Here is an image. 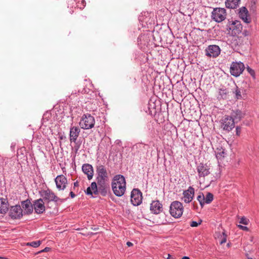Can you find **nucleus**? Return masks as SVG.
Wrapping results in <instances>:
<instances>
[{
	"instance_id": "nucleus-42",
	"label": "nucleus",
	"mask_w": 259,
	"mask_h": 259,
	"mask_svg": "<svg viewBox=\"0 0 259 259\" xmlns=\"http://www.w3.org/2000/svg\"><path fill=\"white\" fill-rule=\"evenodd\" d=\"M115 144L117 145H119V146H121L122 142L120 140H116L115 141Z\"/></svg>"
},
{
	"instance_id": "nucleus-35",
	"label": "nucleus",
	"mask_w": 259,
	"mask_h": 259,
	"mask_svg": "<svg viewBox=\"0 0 259 259\" xmlns=\"http://www.w3.org/2000/svg\"><path fill=\"white\" fill-rule=\"evenodd\" d=\"M227 236V234L225 233V231H224L222 233V235H221V237L220 243L221 244H222L226 242Z\"/></svg>"
},
{
	"instance_id": "nucleus-30",
	"label": "nucleus",
	"mask_w": 259,
	"mask_h": 259,
	"mask_svg": "<svg viewBox=\"0 0 259 259\" xmlns=\"http://www.w3.org/2000/svg\"><path fill=\"white\" fill-rule=\"evenodd\" d=\"M85 1L84 0H76V7L80 9H83L85 6Z\"/></svg>"
},
{
	"instance_id": "nucleus-19",
	"label": "nucleus",
	"mask_w": 259,
	"mask_h": 259,
	"mask_svg": "<svg viewBox=\"0 0 259 259\" xmlns=\"http://www.w3.org/2000/svg\"><path fill=\"white\" fill-rule=\"evenodd\" d=\"M23 209L24 214H30L33 212V203L29 199L21 202V208Z\"/></svg>"
},
{
	"instance_id": "nucleus-33",
	"label": "nucleus",
	"mask_w": 259,
	"mask_h": 259,
	"mask_svg": "<svg viewBox=\"0 0 259 259\" xmlns=\"http://www.w3.org/2000/svg\"><path fill=\"white\" fill-rule=\"evenodd\" d=\"M250 11L253 12L255 11L256 9V3L254 0H251L250 2Z\"/></svg>"
},
{
	"instance_id": "nucleus-12",
	"label": "nucleus",
	"mask_w": 259,
	"mask_h": 259,
	"mask_svg": "<svg viewBox=\"0 0 259 259\" xmlns=\"http://www.w3.org/2000/svg\"><path fill=\"white\" fill-rule=\"evenodd\" d=\"M205 52L206 56L215 58L220 55L221 49L217 45H209L205 49Z\"/></svg>"
},
{
	"instance_id": "nucleus-1",
	"label": "nucleus",
	"mask_w": 259,
	"mask_h": 259,
	"mask_svg": "<svg viewBox=\"0 0 259 259\" xmlns=\"http://www.w3.org/2000/svg\"><path fill=\"white\" fill-rule=\"evenodd\" d=\"M96 172V180L99 186L100 193L102 196H105L107 195L109 188L107 171L103 165L100 164L97 166Z\"/></svg>"
},
{
	"instance_id": "nucleus-27",
	"label": "nucleus",
	"mask_w": 259,
	"mask_h": 259,
	"mask_svg": "<svg viewBox=\"0 0 259 259\" xmlns=\"http://www.w3.org/2000/svg\"><path fill=\"white\" fill-rule=\"evenodd\" d=\"M216 153V157L218 159H221L226 156L227 153L225 149L223 148H217Z\"/></svg>"
},
{
	"instance_id": "nucleus-23",
	"label": "nucleus",
	"mask_w": 259,
	"mask_h": 259,
	"mask_svg": "<svg viewBox=\"0 0 259 259\" xmlns=\"http://www.w3.org/2000/svg\"><path fill=\"white\" fill-rule=\"evenodd\" d=\"M230 117L234 120L235 123L240 121L243 117L244 114L239 109L232 110Z\"/></svg>"
},
{
	"instance_id": "nucleus-32",
	"label": "nucleus",
	"mask_w": 259,
	"mask_h": 259,
	"mask_svg": "<svg viewBox=\"0 0 259 259\" xmlns=\"http://www.w3.org/2000/svg\"><path fill=\"white\" fill-rule=\"evenodd\" d=\"M41 242L40 241H32L27 243V246H30L36 248L40 245Z\"/></svg>"
},
{
	"instance_id": "nucleus-31",
	"label": "nucleus",
	"mask_w": 259,
	"mask_h": 259,
	"mask_svg": "<svg viewBox=\"0 0 259 259\" xmlns=\"http://www.w3.org/2000/svg\"><path fill=\"white\" fill-rule=\"evenodd\" d=\"M197 199L199 201L201 207H203V205L205 204V203H204L205 198H204V195H203V194L202 193L201 194L199 195L197 197Z\"/></svg>"
},
{
	"instance_id": "nucleus-2",
	"label": "nucleus",
	"mask_w": 259,
	"mask_h": 259,
	"mask_svg": "<svg viewBox=\"0 0 259 259\" xmlns=\"http://www.w3.org/2000/svg\"><path fill=\"white\" fill-rule=\"evenodd\" d=\"M112 189L114 194L118 197L123 196L126 190L125 178L121 175H115L111 182Z\"/></svg>"
},
{
	"instance_id": "nucleus-46",
	"label": "nucleus",
	"mask_w": 259,
	"mask_h": 259,
	"mask_svg": "<svg viewBox=\"0 0 259 259\" xmlns=\"http://www.w3.org/2000/svg\"><path fill=\"white\" fill-rule=\"evenodd\" d=\"M50 249L49 247H46L44 250H41V252L48 251Z\"/></svg>"
},
{
	"instance_id": "nucleus-3",
	"label": "nucleus",
	"mask_w": 259,
	"mask_h": 259,
	"mask_svg": "<svg viewBox=\"0 0 259 259\" xmlns=\"http://www.w3.org/2000/svg\"><path fill=\"white\" fill-rule=\"evenodd\" d=\"M40 199L45 202L47 207H49V205L51 202L58 203V202H62V200L58 197L55 193L50 189L42 190L39 191Z\"/></svg>"
},
{
	"instance_id": "nucleus-10",
	"label": "nucleus",
	"mask_w": 259,
	"mask_h": 259,
	"mask_svg": "<svg viewBox=\"0 0 259 259\" xmlns=\"http://www.w3.org/2000/svg\"><path fill=\"white\" fill-rule=\"evenodd\" d=\"M9 216L13 219H20L23 216V209L19 205H16L10 207Z\"/></svg>"
},
{
	"instance_id": "nucleus-7",
	"label": "nucleus",
	"mask_w": 259,
	"mask_h": 259,
	"mask_svg": "<svg viewBox=\"0 0 259 259\" xmlns=\"http://www.w3.org/2000/svg\"><path fill=\"white\" fill-rule=\"evenodd\" d=\"M221 126L224 131L230 132L235 126V122L229 115H226L220 120Z\"/></svg>"
},
{
	"instance_id": "nucleus-49",
	"label": "nucleus",
	"mask_w": 259,
	"mask_h": 259,
	"mask_svg": "<svg viewBox=\"0 0 259 259\" xmlns=\"http://www.w3.org/2000/svg\"><path fill=\"white\" fill-rule=\"evenodd\" d=\"M247 259H253V258H250V257H248V258H247Z\"/></svg>"
},
{
	"instance_id": "nucleus-17",
	"label": "nucleus",
	"mask_w": 259,
	"mask_h": 259,
	"mask_svg": "<svg viewBox=\"0 0 259 259\" xmlns=\"http://www.w3.org/2000/svg\"><path fill=\"white\" fill-rule=\"evenodd\" d=\"M97 184H98L95 182H92L91 186L88 187L86 191H85V194L88 195H91L92 197H95L93 196V194L95 196L98 195L100 191L99 187L98 188L97 187Z\"/></svg>"
},
{
	"instance_id": "nucleus-34",
	"label": "nucleus",
	"mask_w": 259,
	"mask_h": 259,
	"mask_svg": "<svg viewBox=\"0 0 259 259\" xmlns=\"http://www.w3.org/2000/svg\"><path fill=\"white\" fill-rule=\"evenodd\" d=\"M246 70L247 72L250 74V75L252 77L253 79H254L255 78V72L254 70L251 69L248 66L246 67Z\"/></svg>"
},
{
	"instance_id": "nucleus-43",
	"label": "nucleus",
	"mask_w": 259,
	"mask_h": 259,
	"mask_svg": "<svg viewBox=\"0 0 259 259\" xmlns=\"http://www.w3.org/2000/svg\"><path fill=\"white\" fill-rule=\"evenodd\" d=\"M70 195L72 198H73L75 197V194L72 191L70 192Z\"/></svg>"
},
{
	"instance_id": "nucleus-5",
	"label": "nucleus",
	"mask_w": 259,
	"mask_h": 259,
	"mask_svg": "<svg viewBox=\"0 0 259 259\" xmlns=\"http://www.w3.org/2000/svg\"><path fill=\"white\" fill-rule=\"evenodd\" d=\"M184 207L181 202L178 201H173L169 207L171 215L175 218H180L183 212Z\"/></svg>"
},
{
	"instance_id": "nucleus-29",
	"label": "nucleus",
	"mask_w": 259,
	"mask_h": 259,
	"mask_svg": "<svg viewBox=\"0 0 259 259\" xmlns=\"http://www.w3.org/2000/svg\"><path fill=\"white\" fill-rule=\"evenodd\" d=\"M205 204L210 203L213 199V195L210 193H207L205 196H204Z\"/></svg>"
},
{
	"instance_id": "nucleus-44",
	"label": "nucleus",
	"mask_w": 259,
	"mask_h": 259,
	"mask_svg": "<svg viewBox=\"0 0 259 259\" xmlns=\"http://www.w3.org/2000/svg\"><path fill=\"white\" fill-rule=\"evenodd\" d=\"M126 245H127L128 247H130V246H133V244L132 242L128 241V242H126Z\"/></svg>"
},
{
	"instance_id": "nucleus-48",
	"label": "nucleus",
	"mask_w": 259,
	"mask_h": 259,
	"mask_svg": "<svg viewBox=\"0 0 259 259\" xmlns=\"http://www.w3.org/2000/svg\"><path fill=\"white\" fill-rule=\"evenodd\" d=\"M169 256H170V255H169V254H168V257H167V258H168V259H169Z\"/></svg>"
},
{
	"instance_id": "nucleus-37",
	"label": "nucleus",
	"mask_w": 259,
	"mask_h": 259,
	"mask_svg": "<svg viewBox=\"0 0 259 259\" xmlns=\"http://www.w3.org/2000/svg\"><path fill=\"white\" fill-rule=\"evenodd\" d=\"M249 220L245 217H242L239 221L240 224H242L245 225H247L248 224Z\"/></svg>"
},
{
	"instance_id": "nucleus-6",
	"label": "nucleus",
	"mask_w": 259,
	"mask_h": 259,
	"mask_svg": "<svg viewBox=\"0 0 259 259\" xmlns=\"http://www.w3.org/2000/svg\"><path fill=\"white\" fill-rule=\"evenodd\" d=\"M227 12L225 8H215L211 14L212 20L217 23H220L225 20L226 18Z\"/></svg>"
},
{
	"instance_id": "nucleus-40",
	"label": "nucleus",
	"mask_w": 259,
	"mask_h": 259,
	"mask_svg": "<svg viewBox=\"0 0 259 259\" xmlns=\"http://www.w3.org/2000/svg\"><path fill=\"white\" fill-rule=\"evenodd\" d=\"M241 133V127L239 126H237L236 127V134L237 136H240Z\"/></svg>"
},
{
	"instance_id": "nucleus-38",
	"label": "nucleus",
	"mask_w": 259,
	"mask_h": 259,
	"mask_svg": "<svg viewBox=\"0 0 259 259\" xmlns=\"http://www.w3.org/2000/svg\"><path fill=\"white\" fill-rule=\"evenodd\" d=\"M219 94L220 96H221V97L222 98H224L225 97L224 96H226L227 94V92H226V90L220 89Z\"/></svg>"
},
{
	"instance_id": "nucleus-15",
	"label": "nucleus",
	"mask_w": 259,
	"mask_h": 259,
	"mask_svg": "<svg viewBox=\"0 0 259 259\" xmlns=\"http://www.w3.org/2000/svg\"><path fill=\"white\" fill-rule=\"evenodd\" d=\"M80 132V128L77 126H71L70 128L69 141L70 143H76Z\"/></svg>"
},
{
	"instance_id": "nucleus-28",
	"label": "nucleus",
	"mask_w": 259,
	"mask_h": 259,
	"mask_svg": "<svg viewBox=\"0 0 259 259\" xmlns=\"http://www.w3.org/2000/svg\"><path fill=\"white\" fill-rule=\"evenodd\" d=\"M244 90L242 89H240L238 87H236L234 93L235 94V98L240 100L243 99V97L242 96V94L243 93Z\"/></svg>"
},
{
	"instance_id": "nucleus-22",
	"label": "nucleus",
	"mask_w": 259,
	"mask_h": 259,
	"mask_svg": "<svg viewBox=\"0 0 259 259\" xmlns=\"http://www.w3.org/2000/svg\"><path fill=\"white\" fill-rule=\"evenodd\" d=\"M82 170L83 173L87 175L88 180H91L94 175V169L92 165L90 164H84L82 166Z\"/></svg>"
},
{
	"instance_id": "nucleus-4",
	"label": "nucleus",
	"mask_w": 259,
	"mask_h": 259,
	"mask_svg": "<svg viewBox=\"0 0 259 259\" xmlns=\"http://www.w3.org/2000/svg\"><path fill=\"white\" fill-rule=\"evenodd\" d=\"M95 123L94 117L88 113L83 115L79 123L80 127L84 130H89L93 128Z\"/></svg>"
},
{
	"instance_id": "nucleus-14",
	"label": "nucleus",
	"mask_w": 259,
	"mask_h": 259,
	"mask_svg": "<svg viewBox=\"0 0 259 259\" xmlns=\"http://www.w3.org/2000/svg\"><path fill=\"white\" fill-rule=\"evenodd\" d=\"M229 29L232 30V35H237L241 32L242 26L239 21L235 20L232 21Z\"/></svg>"
},
{
	"instance_id": "nucleus-36",
	"label": "nucleus",
	"mask_w": 259,
	"mask_h": 259,
	"mask_svg": "<svg viewBox=\"0 0 259 259\" xmlns=\"http://www.w3.org/2000/svg\"><path fill=\"white\" fill-rule=\"evenodd\" d=\"M202 220H200L198 222L193 221L190 222V225L192 227H196L202 223Z\"/></svg>"
},
{
	"instance_id": "nucleus-18",
	"label": "nucleus",
	"mask_w": 259,
	"mask_h": 259,
	"mask_svg": "<svg viewBox=\"0 0 259 259\" xmlns=\"http://www.w3.org/2000/svg\"><path fill=\"white\" fill-rule=\"evenodd\" d=\"M197 171L199 177H204L210 173L209 166L203 163H200L197 166Z\"/></svg>"
},
{
	"instance_id": "nucleus-20",
	"label": "nucleus",
	"mask_w": 259,
	"mask_h": 259,
	"mask_svg": "<svg viewBox=\"0 0 259 259\" xmlns=\"http://www.w3.org/2000/svg\"><path fill=\"white\" fill-rule=\"evenodd\" d=\"M194 195V189L190 186L188 189L183 192V200L185 203H190L193 199Z\"/></svg>"
},
{
	"instance_id": "nucleus-39",
	"label": "nucleus",
	"mask_w": 259,
	"mask_h": 259,
	"mask_svg": "<svg viewBox=\"0 0 259 259\" xmlns=\"http://www.w3.org/2000/svg\"><path fill=\"white\" fill-rule=\"evenodd\" d=\"M237 227L242 230H244V231H247L248 230V228L246 226H242L241 225H237Z\"/></svg>"
},
{
	"instance_id": "nucleus-24",
	"label": "nucleus",
	"mask_w": 259,
	"mask_h": 259,
	"mask_svg": "<svg viewBox=\"0 0 259 259\" xmlns=\"http://www.w3.org/2000/svg\"><path fill=\"white\" fill-rule=\"evenodd\" d=\"M8 201L6 199L0 198V213L5 214L8 210Z\"/></svg>"
},
{
	"instance_id": "nucleus-47",
	"label": "nucleus",
	"mask_w": 259,
	"mask_h": 259,
	"mask_svg": "<svg viewBox=\"0 0 259 259\" xmlns=\"http://www.w3.org/2000/svg\"><path fill=\"white\" fill-rule=\"evenodd\" d=\"M182 259H190V258L188 256H185L183 257Z\"/></svg>"
},
{
	"instance_id": "nucleus-21",
	"label": "nucleus",
	"mask_w": 259,
	"mask_h": 259,
	"mask_svg": "<svg viewBox=\"0 0 259 259\" xmlns=\"http://www.w3.org/2000/svg\"><path fill=\"white\" fill-rule=\"evenodd\" d=\"M150 210L154 214H159L162 211V204L158 200H154L150 204Z\"/></svg>"
},
{
	"instance_id": "nucleus-11",
	"label": "nucleus",
	"mask_w": 259,
	"mask_h": 259,
	"mask_svg": "<svg viewBox=\"0 0 259 259\" xmlns=\"http://www.w3.org/2000/svg\"><path fill=\"white\" fill-rule=\"evenodd\" d=\"M38 214H42L46 210L45 203L40 198L33 201V210Z\"/></svg>"
},
{
	"instance_id": "nucleus-16",
	"label": "nucleus",
	"mask_w": 259,
	"mask_h": 259,
	"mask_svg": "<svg viewBox=\"0 0 259 259\" xmlns=\"http://www.w3.org/2000/svg\"><path fill=\"white\" fill-rule=\"evenodd\" d=\"M238 14L240 19L245 23H249L250 22V19L249 17L248 11L246 7H242L238 9Z\"/></svg>"
},
{
	"instance_id": "nucleus-8",
	"label": "nucleus",
	"mask_w": 259,
	"mask_h": 259,
	"mask_svg": "<svg viewBox=\"0 0 259 259\" xmlns=\"http://www.w3.org/2000/svg\"><path fill=\"white\" fill-rule=\"evenodd\" d=\"M245 69L244 65L241 62H233L231 65L230 72L232 75L238 77Z\"/></svg>"
},
{
	"instance_id": "nucleus-25",
	"label": "nucleus",
	"mask_w": 259,
	"mask_h": 259,
	"mask_svg": "<svg viewBox=\"0 0 259 259\" xmlns=\"http://www.w3.org/2000/svg\"><path fill=\"white\" fill-rule=\"evenodd\" d=\"M240 0H226L225 5L226 8L234 9L239 6Z\"/></svg>"
},
{
	"instance_id": "nucleus-45",
	"label": "nucleus",
	"mask_w": 259,
	"mask_h": 259,
	"mask_svg": "<svg viewBox=\"0 0 259 259\" xmlns=\"http://www.w3.org/2000/svg\"><path fill=\"white\" fill-rule=\"evenodd\" d=\"M79 186L78 182L77 181L74 183V187H78Z\"/></svg>"
},
{
	"instance_id": "nucleus-9",
	"label": "nucleus",
	"mask_w": 259,
	"mask_h": 259,
	"mask_svg": "<svg viewBox=\"0 0 259 259\" xmlns=\"http://www.w3.org/2000/svg\"><path fill=\"white\" fill-rule=\"evenodd\" d=\"M142 193L138 189H134L131 194V202L134 206H138L142 202Z\"/></svg>"
},
{
	"instance_id": "nucleus-13",
	"label": "nucleus",
	"mask_w": 259,
	"mask_h": 259,
	"mask_svg": "<svg viewBox=\"0 0 259 259\" xmlns=\"http://www.w3.org/2000/svg\"><path fill=\"white\" fill-rule=\"evenodd\" d=\"M56 187L59 190H63L66 188L67 184V178L63 175H59L55 179Z\"/></svg>"
},
{
	"instance_id": "nucleus-41",
	"label": "nucleus",
	"mask_w": 259,
	"mask_h": 259,
	"mask_svg": "<svg viewBox=\"0 0 259 259\" xmlns=\"http://www.w3.org/2000/svg\"><path fill=\"white\" fill-rule=\"evenodd\" d=\"M75 144H76V145L74 146V149H75L76 152H77L80 148V145L78 144L76 142L75 143Z\"/></svg>"
},
{
	"instance_id": "nucleus-26",
	"label": "nucleus",
	"mask_w": 259,
	"mask_h": 259,
	"mask_svg": "<svg viewBox=\"0 0 259 259\" xmlns=\"http://www.w3.org/2000/svg\"><path fill=\"white\" fill-rule=\"evenodd\" d=\"M147 146V145L142 143H139L135 144L133 147L132 150L136 152L139 153L141 152H143L144 150L146 149V147Z\"/></svg>"
}]
</instances>
